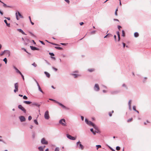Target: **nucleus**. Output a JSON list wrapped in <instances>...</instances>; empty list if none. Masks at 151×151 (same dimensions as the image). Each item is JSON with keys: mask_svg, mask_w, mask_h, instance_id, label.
<instances>
[{"mask_svg": "<svg viewBox=\"0 0 151 151\" xmlns=\"http://www.w3.org/2000/svg\"><path fill=\"white\" fill-rule=\"evenodd\" d=\"M134 35L135 37H137L139 36L138 33L137 32H135L134 34Z\"/></svg>", "mask_w": 151, "mask_h": 151, "instance_id": "obj_20", "label": "nucleus"}, {"mask_svg": "<svg viewBox=\"0 0 151 151\" xmlns=\"http://www.w3.org/2000/svg\"><path fill=\"white\" fill-rule=\"evenodd\" d=\"M122 86L123 87H126V89H127V88H128L126 86L125 84L124 83L122 85Z\"/></svg>", "mask_w": 151, "mask_h": 151, "instance_id": "obj_53", "label": "nucleus"}, {"mask_svg": "<svg viewBox=\"0 0 151 151\" xmlns=\"http://www.w3.org/2000/svg\"><path fill=\"white\" fill-rule=\"evenodd\" d=\"M109 148H110L111 150L112 151H115V150L111 147H109Z\"/></svg>", "mask_w": 151, "mask_h": 151, "instance_id": "obj_59", "label": "nucleus"}, {"mask_svg": "<svg viewBox=\"0 0 151 151\" xmlns=\"http://www.w3.org/2000/svg\"><path fill=\"white\" fill-rule=\"evenodd\" d=\"M131 100H130L128 102V105L129 106L131 105Z\"/></svg>", "mask_w": 151, "mask_h": 151, "instance_id": "obj_48", "label": "nucleus"}, {"mask_svg": "<svg viewBox=\"0 0 151 151\" xmlns=\"http://www.w3.org/2000/svg\"><path fill=\"white\" fill-rule=\"evenodd\" d=\"M32 65L33 66L35 67H36L37 66V65L35 63H33L32 64Z\"/></svg>", "mask_w": 151, "mask_h": 151, "instance_id": "obj_32", "label": "nucleus"}, {"mask_svg": "<svg viewBox=\"0 0 151 151\" xmlns=\"http://www.w3.org/2000/svg\"><path fill=\"white\" fill-rule=\"evenodd\" d=\"M23 99H27V97L26 96H23Z\"/></svg>", "mask_w": 151, "mask_h": 151, "instance_id": "obj_47", "label": "nucleus"}, {"mask_svg": "<svg viewBox=\"0 0 151 151\" xmlns=\"http://www.w3.org/2000/svg\"><path fill=\"white\" fill-rule=\"evenodd\" d=\"M2 3L3 4L4 6L5 7H8V6H7L6 4H5L3 2Z\"/></svg>", "mask_w": 151, "mask_h": 151, "instance_id": "obj_52", "label": "nucleus"}, {"mask_svg": "<svg viewBox=\"0 0 151 151\" xmlns=\"http://www.w3.org/2000/svg\"><path fill=\"white\" fill-rule=\"evenodd\" d=\"M114 20L115 21H117L119 22V20L118 19H114Z\"/></svg>", "mask_w": 151, "mask_h": 151, "instance_id": "obj_61", "label": "nucleus"}, {"mask_svg": "<svg viewBox=\"0 0 151 151\" xmlns=\"http://www.w3.org/2000/svg\"><path fill=\"white\" fill-rule=\"evenodd\" d=\"M3 61L5 62V64H6L7 63V59L6 58H5L4 60H3Z\"/></svg>", "mask_w": 151, "mask_h": 151, "instance_id": "obj_33", "label": "nucleus"}, {"mask_svg": "<svg viewBox=\"0 0 151 151\" xmlns=\"http://www.w3.org/2000/svg\"><path fill=\"white\" fill-rule=\"evenodd\" d=\"M38 149L40 150V151H43V148L42 146H40V147H39Z\"/></svg>", "mask_w": 151, "mask_h": 151, "instance_id": "obj_22", "label": "nucleus"}, {"mask_svg": "<svg viewBox=\"0 0 151 151\" xmlns=\"http://www.w3.org/2000/svg\"><path fill=\"white\" fill-rule=\"evenodd\" d=\"M119 92V91H112L111 92V93L112 94H115L118 93Z\"/></svg>", "mask_w": 151, "mask_h": 151, "instance_id": "obj_13", "label": "nucleus"}, {"mask_svg": "<svg viewBox=\"0 0 151 151\" xmlns=\"http://www.w3.org/2000/svg\"><path fill=\"white\" fill-rule=\"evenodd\" d=\"M14 68L15 69L17 73H18L19 71L15 66H14Z\"/></svg>", "mask_w": 151, "mask_h": 151, "instance_id": "obj_27", "label": "nucleus"}, {"mask_svg": "<svg viewBox=\"0 0 151 151\" xmlns=\"http://www.w3.org/2000/svg\"><path fill=\"white\" fill-rule=\"evenodd\" d=\"M4 51L6 52L7 55H8V56H10V52L8 50H5Z\"/></svg>", "mask_w": 151, "mask_h": 151, "instance_id": "obj_21", "label": "nucleus"}, {"mask_svg": "<svg viewBox=\"0 0 151 151\" xmlns=\"http://www.w3.org/2000/svg\"><path fill=\"white\" fill-rule=\"evenodd\" d=\"M109 116H112V113L110 112H109Z\"/></svg>", "mask_w": 151, "mask_h": 151, "instance_id": "obj_63", "label": "nucleus"}, {"mask_svg": "<svg viewBox=\"0 0 151 151\" xmlns=\"http://www.w3.org/2000/svg\"><path fill=\"white\" fill-rule=\"evenodd\" d=\"M32 119V116H29L28 117V120L29 121H30Z\"/></svg>", "mask_w": 151, "mask_h": 151, "instance_id": "obj_41", "label": "nucleus"}, {"mask_svg": "<svg viewBox=\"0 0 151 151\" xmlns=\"http://www.w3.org/2000/svg\"><path fill=\"white\" fill-rule=\"evenodd\" d=\"M96 147H97V149L98 150L99 148L101 147V146L100 145H97L96 146Z\"/></svg>", "mask_w": 151, "mask_h": 151, "instance_id": "obj_36", "label": "nucleus"}, {"mask_svg": "<svg viewBox=\"0 0 151 151\" xmlns=\"http://www.w3.org/2000/svg\"><path fill=\"white\" fill-rule=\"evenodd\" d=\"M94 88V90L96 91H99V87L98 84H95Z\"/></svg>", "mask_w": 151, "mask_h": 151, "instance_id": "obj_9", "label": "nucleus"}, {"mask_svg": "<svg viewBox=\"0 0 151 151\" xmlns=\"http://www.w3.org/2000/svg\"><path fill=\"white\" fill-rule=\"evenodd\" d=\"M23 102L24 103L26 104H30L32 103V102L31 101H24Z\"/></svg>", "mask_w": 151, "mask_h": 151, "instance_id": "obj_16", "label": "nucleus"}, {"mask_svg": "<svg viewBox=\"0 0 151 151\" xmlns=\"http://www.w3.org/2000/svg\"><path fill=\"white\" fill-rule=\"evenodd\" d=\"M59 123L62 124L63 126H66V123L65 120L64 119H62L60 120Z\"/></svg>", "mask_w": 151, "mask_h": 151, "instance_id": "obj_1", "label": "nucleus"}, {"mask_svg": "<svg viewBox=\"0 0 151 151\" xmlns=\"http://www.w3.org/2000/svg\"><path fill=\"white\" fill-rule=\"evenodd\" d=\"M118 11V9H117L115 11V15H116V16H117V11Z\"/></svg>", "mask_w": 151, "mask_h": 151, "instance_id": "obj_45", "label": "nucleus"}, {"mask_svg": "<svg viewBox=\"0 0 151 151\" xmlns=\"http://www.w3.org/2000/svg\"><path fill=\"white\" fill-rule=\"evenodd\" d=\"M40 42V43H42V44L43 45H45V43L42 41H40V40L39 41Z\"/></svg>", "mask_w": 151, "mask_h": 151, "instance_id": "obj_51", "label": "nucleus"}, {"mask_svg": "<svg viewBox=\"0 0 151 151\" xmlns=\"http://www.w3.org/2000/svg\"><path fill=\"white\" fill-rule=\"evenodd\" d=\"M29 19L30 22L32 24V25H34V23L33 22H32V20H31V18L30 17V16H29Z\"/></svg>", "mask_w": 151, "mask_h": 151, "instance_id": "obj_28", "label": "nucleus"}, {"mask_svg": "<svg viewBox=\"0 0 151 151\" xmlns=\"http://www.w3.org/2000/svg\"><path fill=\"white\" fill-rule=\"evenodd\" d=\"M93 128L95 129L96 130H95V132H96L98 133L99 132V130L98 129V128L94 124H93Z\"/></svg>", "mask_w": 151, "mask_h": 151, "instance_id": "obj_10", "label": "nucleus"}, {"mask_svg": "<svg viewBox=\"0 0 151 151\" xmlns=\"http://www.w3.org/2000/svg\"><path fill=\"white\" fill-rule=\"evenodd\" d=\"M4 22L6 24V26L8 27H10V23H8L7 22V21L6 19H5L4 21Z\"/></svg>", "mask_w": 151, "mask_h": 151, "instance_id": "obj_17", "label": "nucleus"}, {"mask_svg": "<svg viewBox=\"0 0 151 151\" xmlns=\"http://www.w3.org/2000/svg\"><path fill=\"white\" fill-rule=\"evenodd\" d=\"M122 36L123 37H124L125 36V33L124 30H122Z\"/></svg>", "mask_w": 151, "mask_h": 151, "instance_id": "obj_34", "label": "nucleus"}, {"mask_svg": "<svg viewBox=\"0 0 151 151\" xmlns=\"http://www.w3.org/2000/svg\"><path fill=\"white\" fill-rule=\"evenodd\" d=\"M19 118L20 120V121L22 122H24L25 121V117L23 116H20Z\"/></svg>", "mask_w": 151, "mask_h": 151, "instance_id": "obj_11", "label": "nucleus"}, {"mask_svg": "<svg viewBox=\"0 0 151 151\" xmlns=\"http://www.w3.org/2000/svg\"><path fill=\"white\" fill-rule=\"evenodd\" d=\"M17 13H18V15L19 16L20 18H23V16L20 14V13L18 11H17Z\"/></svg>", "mask_w": 151, "mask_h": 151, "instance_id": "obj_24", "label": "nucleus"}, {"mask_svg": "<svg viewBox=\"0 0 151 151\" xmlns=\"http://www.w3.org/2000/svg\"><path fill=\"white\" fill-rule=\"evenodd\" d=\"M84 23L83 22H81L80 23V24L81 25H82Z\"/></svg>", "mask_w": 151, "mask_h": 151, "instance_id": "obj_62", "label": "nucleus"}, {"mask_svg": "<svg viewBox=\"0 0 151 151\" xmlns=\"http://www.w3.org/2000/svg\"><path fill=\"white\" fill-rule=\"evenodd\" d=\"M65 1L67 2L69 4L70 3V1L69 0H65Z\"/></svg>", "mask_w": 151, "mask_h": 151, "instance_id": "obj_57", "label": "nucleus"}, {"mask_svg": "<svg viewBox=\"0 0 151 151\" xmlns=\"http://www.w3.org/2000/svg\"><path fill=\"white\" fill-rule=\"evenodd\" d=\"M44 117L46 119H48L50 118L49 111L48 110L45 112L44 114Z\"/></svg>", "mask_w": 151, "mask_h": 151, "instance_id": "obj_2", "label": "nucleus"}, {"mask_svg": "<svg viewBox=\"0 0 151 151\" xmlns=\"http://www.w3.org/2000/svg\"><path fill=\"white\" fill-rule=\"evenodd\" d=\"M32 105H35V106H38V107H39L40 105L36 103H35V102H34L32 104Z\"/></svg>", "mask_w": 151, "mask_h": 151, "instance_id": "obj_25", "label": "nucleus"}, {"mask_svg": "<svg viewBox=\"0 0 151 151\" xmlns=\"http://www.w3.org/2000/svg\"><path fill=\"white\" fill-rule=\"evenodd\" d=\"M16 19H17V20H18L19 19V18L18 17L17 12H16Z\"/></svg>", "mask_w": 151, "mask_h": 151, "instance_id": "obj_37", "label": "nucleus"}, {"mask_svg": "<svg viewBox=\"0 0 151 151\" xmlns=\"http://www.w3.org/2000/svg\"><path fill=\"white\" fill-rule=\"evenodd\" d=\"M55 47V48L57 49H58V50H62V48L61 47Z\"/></svg>", "mask_w": 151, "mask_h": 151, "instance_id": "obj_30", "label": "nucleus"}, {"mask_svg": "<svg viewBox=\"0 0 151 151\" xmlns=\"http://www.w3.org/2000/svg\"><path fill=\"white\" fill-rule=\"evenodd\" d=\"M117 34L118 35V41H119L120 40V34L119 32L118 31L117 32Z\"/></svg>", "mask_w": 151, "mask_h": 151, "instance_id": "obj_23", "label": "nucleus"}, {"mask_svg": "<svg viewBox=\"0 0 151 151\" xmlns=\"http://www.w3.org/2000/svg\"><path fill=\"white\" fill-rule=\"evenodd\" d=\"M132 118H131L130 119H129L127 120V122H129L131 121H132Z\"/></svg>", "mask_w": 151, "mask_h": 151, "instance_id": "obj_43", "label": "nucleus"}, {"mask_svg": "<svg viewBox=\"0 0 151 151\" xmlns=\"http://www.w3.org/2000/svg\"><path fill=\"white\" fill-rule=\"evenodd\" d=\"M111 35V34H108L105 36H104V38L107 37L108 36H109Z\"/></svg>", "mask_w": 151, "mask_h": 151, "instance_id": "obj_39", "label": "nucleus"}, {"mask_svg": "<svg viewBox=\"0 0 151 151\" xmlns=\"http://www.w3.org/2000/svg\"><path fill=\"white\" fill-rule=\"evenodd\" d=\"M18 91V90H17V89H15L14 90V92L15 93H16V92L17 91Z\"/></svg>", "mask_w": 151, "mask_h": 151, "instance_id": "obj_64", "label": "nucleus"}, {"mask_svg": "<svg viewBox=\"0 0 151 151\" xmlns=\"http://www.w3.org/2000/svg\"><path fill=\"white\" fill-rule=\"evenodd\" d=\"M18 108L19 109L21 110L24 113H26V110L21 105H19L18 106Z\"/></svg>", "mask_w": 151, "mask_h": 151, "instance_id": "obj_5", "label": "nucleus"}, {"mask_svg": "<svg viewBox=\"0 0 151 151\" xmlns=\"http://www.w3.org/2000/svg\"><path fill=\"white\" fill-rule=\"evenodd\" d=\"M34 122L37 125H38V123L37 121V120L36 119H35L34 120Z\"/></svg>", "mask_w": 151, "mask_h": 151, "instance_id": "obj_35", "label": "nucleus"}, {"mask_svg": "<svg viewBox=\"0 0 151 151\" xmlns=\"http://www.w3.org/2000/svg\"><path fill=\"white\" fill-rule=\"evenodd\" d=\"M34 80L36 83L38 87V89L41 92H42L43 94H44V92L42 90L41 87H40V86L39 85L38 82H37V80L35 79H34Z\"/></svg>", "mask_w": 151, "mask_h": 151, "instance_id": "obj_4", "label": "nucleus"}, {"mask_svg": "<svg viewBox=\"0 0 151 151\" xmlns=\"http://www.w3.org/2000/svg\"><path fill=\"white\" fill-rule=\"evenodd\" d=\"M35 133L34 132H33L32 134V137L33 139H34L35 138Z\"/></svg>", "mask_w": 151, "mask_h": 151, "instance_id": "obj_38", "label": "nucleus"}, {"mask_svg": "<svg viewBox=\"0 0 151 151\" xmlns=\"http://www.w3.org/2000/svg\"><path fill=\"white\" fill-rule=\"evenodd\" d=\"M121 27H122L120 26V25L118 26V28L119 30H120V28H121Z\"/></svg>", "mask_w": 151, "mask_h": 151, "instance_id": "obj_56", "label": "nucleus"}, {"mask_svg": "<svg viewBox=\"0 0 151 151\" xmlns=\"http://www.w3.org/2000/svg\"><path fill=\"white\" fill-rule=\"evenodd\" d=\"M90 131L91 132H92L93 134L94 135H95L96 134V132H95V131H94L93 130V128H91V129H90Z\"/></svg>", "mask_w": 151, "mask_h": 151, "instance_id": "obj_26", "label": "nucleus"}, {"mask_svg": "<svg viewBox=\"0 0 151 151\" xmlns=\"http://www.w3.org/2000/svg\"><path fill=\"white\" fill-rule=\"evenodd\" d=\"M52 69H53L55 71H57V70H58V69H57L54 67H52Z\"/></svg>", "mask_w": 151, "mask_h": 151, "instance_id": "obj_55", "label": "nucleus"}, {"mask_svg": "<svg viewBox=\"0 0 151 151\" xmlns=\"http://www.w3.org/2000/svg\"><path fill=\"white\" fill-rule=\"evenodd\" d=\"M41 142L42 144L44 145H47L48 144L47 141L44 138H43L41 139Z\"/></svg>", "mask_w": 151, "mask_h": 151, "instance_id": "obj_3", "label": "nucleus"}, {"mask_svg": "<svg viewBox=\"0 0 151 151\" xmlns=\"http://www.w3.org/2000/svg\"><path fill=\"white\" fill-rule=\"evenodd\" d=\"M30 47L31 48V50H39V48H38L35 47H33L32 46H30Z\"/></svg>", "mask_w": 151, "mask_h": 151, "instance_id": "obj_12", "label": "nucleus"}, {"mask_svg": "<svg viewBox=\"0 0 151 151\" xmlns=\"http://www.w3.org/2000/svg\"><path fill=\"white\" fill-rule=\"evenodd\" d=\"M88 70L90 72H92L94 70V69H88Z\"/></svg>", "mask_w": 151, "mask_h": 151, "instance_id": "obj_31", "label": "nucleus"}, {"mask_svg": "<svg viewBox=\"0 0 151 151\" xmlns=\"http://www.w3.org/2000/svg\"><path fill=\"white\" fill-rule=\"evenodd\" d=\"M85 122L86 123L88 124L89 125H91L92 126H93V124H94V123H93L91 121H88V119H85Z\"/></svg>", "mask_w": 151, "mask_h": 151, "instance_id": "obj_7", "label": "nucleus"}, {"mask_svg": "<svg viewBox=\"0 0 151 151\" xmlns=\"http://www.w3.org/2000/svg\"><path fill=\"white\" fill-rule=\"evenodd\" d=\"M14 87L15 89L18 90V83H16L14 84Z\"/></svg>", "mask_w": 151, "mask_h": 151, "instance_id": "obj_15", "label": "nucleus"}, {"mask_svg": "<svg viewBox=\"0 0 151 151\" xmlns=\"http://www.w3.org/2000/svg\"><path fill=\"white\" fill-rule=\"evenodd\" d=\"M72 75L74 76V77L75 78H76L78 76H79L78 75H77L76 74H72Z\"/></svg>", "mask_w": 151, "mask_h": 151, "instance_id": "obj_29", "label": "nucleus"}, {"mask_svg": "<svg viewBox=\"0 0 151 151\" xmlns=\"http://www.w3.org/2000/svg\"><path fill=\"white\" fill-rule=\"evenodd\" d=\"M120 148L119 147V146H117L116 147V149L117 150H120Z\"/></svg>", "mask_w": 151, "mask_h": 151, "instance_id": "obj_40", "label": "nucleus"}, {"mask_svg": "<svg viewBox=\"0 0 151 151\" xmlns=\"http://www.w3.org/2000/svg\"><path fill=\"white\" fill-rule=\"evenodd\" d=\"M29 33H30V34L32 36H34V37L35 36L34 35V34H33L31 32H29Z\"/></svg>", "mask_w": 151, "mask_h": 151, "instance_id": "obj_54", "label": "nucleus"}, {"mask_svg": "<svg viewBox=\"0 0 151 151\" xmlns=\"http://www.w3.org/2000/svg\"><path fill=\"white\" fill-rule=\"evenodd\" d=\"M17 30L19 32H21L22 34L26 35V34L24 33V32L21 29H17Z\"/></svg>", "mask_w": 151, "mask_h": 151, "instance_id": "obj_14", "label": "nucleus"}, {"mask_svg": "<svg viewBox=\"0 0 151 151\" xmlns=\"http://www.w3.org/2000/svg\"><path fill=\"white\" fill-rule=\"evenodd\" d=\"M54 151H59V148L58 147L55 148Z\"/></svg>", "mask_w": 151, "mask_h": 151, "instance_id": "obj_42", "label": "nucleus"}, {"mask_svg": "<svg viewBox=\"0 0 151 151\" xmlns=\"http://www.w3.org/2000/svg\"><path fill=\"white\" fill-rule=\"evenodd\" d=\"M133 109L135 111H136V106H133Z\"/></svg>", "mask_w": 151, "mask_h": 151, "instance_id": "obj_50", "label": "nucleus"}, {"mask_svg": "<svg viewBox=\"0 0 151 151\" xmlns=\"http://www.w3.org/2000/svg\"><path fill=\"white\" fill-rule=\"evenodd\" d=\"M44 73L46 75V76L48 77V78H50V74L46 72H45Z\"/></svg>", "mask_w": 151, "mask_h": 151, "instance_id": "obj_18", "label": "nucleus"}, {"mask_svg": "<svg viewBox=\"0 0 151 151\" xmlns=\"http://www.w3.org/2000/svg\"><path fill=\"white\" fill-rule=\"evenodd\" d=\"M66 136L68 138L71 140H75L76 139V138H75L73 137H72L71 135L68 134H66Z\"/></svg>", "mask_w": 151, "mask_h": 151, "instance_id": "obj_6", "label": "nucleus"}, {"mask_svg": "<svg viewBox=\"0 0 151 151\" xmlns=\"http://www.w3.org/2000/svg\"><path fill=\"white\" fill-rule=\"evenodd\" d=\"M49 99L50 100L54 101L55 102L58 104L60 106H62L63 108H66V107L65 106H64V105H63V104H62L61 103H60L58 102V101H55V100H53V99Z\"/></svg>", "mask_w": 151, "mask_h": 151, "instance_id": "obj_8", "label": "nucleus"}, {"mask_svg": "<svg viewBox=\"0 0 151 151\" xmlns=\"http://www.w3.org/2000/svg\"><path fill=\"white\" fill-rule=\"evenodd\" d=\"M5 52V51H3V52H1V53H0V56L3 55H4V53Z\"/></svg>", "mask_w": 151, "mask_h": 151, "instance_id": "obj_44", "label": "nucleus"}, {"mask_svg": "<svg viewBox=\"0 0 151 151\" xmlns=\"http://www.w3.org/2000/svg\"><path fill=\"white\" fill-rule=\"evenodd\" d=\"M114 38L115 40L116 41V35H114Z\"/></svg>", "mask_w": 151, "mask_h": 151, "instance_id": "obj_58", "label": "nucleus"}, {"mask_svg": "<svg viewBox=\"0 0 151 151\" xmlns=\"http://www.w3.org/2000/svg\"><path fill=\"white\" fill-rule=\"evenodd\" d=\"M80 143H81V142H80V141H79L78 142H77L76 145H78V144H81Z\"/></svg>", "mask_w": 151, "mask_h": 151, "instance_id": "obj_60", "label": "nucleus"}, {"mask_svg": "<svg viewBox=\"0 0 151 151\" xmlns=\"http://www.w3.org/2000/svg\"><path fill=\"white\" fill-rule=\"evenodd\" d=\"M79 148L80 149H81L82 150H83L84 149V147L81 144H79Z\"/></svg>", "mask_w": 151, "mask_h": 151, "instance_id": "obj_19", "label": "nucleus"}, {"mask_svg": "<svg viewBox=\"0 0 151 151\" xmlns=\"http://www.w3.org/2000/svg\"><path fill=\"white\" fill-rule=\"evenodd\" d=\"M49 54L52 56H53L54 55V54L53 53L49 52Z\"/></svg>", "mask_w": 151, "mask_h": 151, "instance_id": "obj_46", "label": "nucleus"}, {"mask_svg": "<svg viewBox=\"0 0 151 151\" xmlns=\"http://www.w3.org/2000/svg\"><path fill=\"white\" fill-rule=\"evenodd\" d=\"M22 49H23L25 52H26L27 53H28L29 54V55L30 54V53L28 52L25 49H24V48H22Z\"/></svg>", "mask_w": 151, "mask_h": 151, "instance_id": "obj_49", "label": "nucleus"}]
</instances>
